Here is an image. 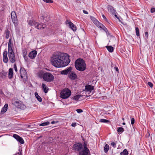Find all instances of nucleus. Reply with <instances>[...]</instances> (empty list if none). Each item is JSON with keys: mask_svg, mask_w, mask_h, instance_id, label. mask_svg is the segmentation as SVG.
I'll return each mask as SVG.
<instances>
[{"mask_svg": "<svg viewBox=\"0 0 155 155\" xmlns=\"http://www.w3.org/2000/svg\"><path fill=\"white\" fill-rule=\"evenodd\" d=\"M12 45H8V53L14 52L13 50L12 49Z\"/></svg>", "mask_w": 155, "mask_h": 155, "instance_id": "cd10ccee", "label": "nucleus"}, {"mask_svg": "<svg viewBox=\"0 0 155 155\" xmlns=\"http://www.w3.org/2000/svg\"><path fill=\"white\" fill-rule=\"evenodd\" d=\"M71 94V91L69 89H64L61 92L60 97L62 99H66L68 98Z\"/></svg>", "mask_w": 155, "mask_h": 155, "instance_id": "0eeeda50", "label": "nucleus"}, {"mask_svg": "<svg viewBox=\"0 0 155 155\" xmlns=\"http://www.w3.org/2000/svg\"><path fill=\"white\" fill-rule=\"evenodd\" d=\"M109 149V146L107 144L105 145L104 147V151L105 153H107Z\"/></svg>", "mask_w": 155, "mask_h": 155, "instance_id": "b1692460", "label": "nucleus"}, {"mask_svg": "<svg viewBox=\"0 0 155 155\" xmlns=\"http://www.w3.org/2000/svg\"><path fill=\"white\" fill-rule=\"evenodd\" d=\"M69 27L71 28L74 31H75L76 30V26L71 22H70L69 23Z\"/></svg>", "mask_w": 155, "mask_h": 155, "instance_id": "aec40b11", "label": "nucleus"}, {"mask_svg": "<svg viewBox=\"0 0 155 155\" xmlns=\"http://www.w3.org/2000/svg\"><path fill=\"white\" fill-rule=\"evenodd\" d=\"M44 2L49 3H51L53 2V1L51 0H42Z\"/></svg>", "mask_w": 155, "mask_h": 155, "instance_id": "f704fd0d", "label": "nucleus"}, {"mask_svg": "<svg viewBox=\"0 0 155 155\" xmlns=\"http://www.w3.org/2000/svg\"><path fill=\"white\" fill-rule=\"evenodd\" d=\"M23 57H24V58L25 59V60L26 61H27L28 60V58L27 56V55L26 56H23Z\"/></svg>", "mask_w": 155, "mask_h": 155, "instance_id": "c03bdc74", "label": "nucleus"}, {"mask_svg": "<svg viewBox=\"0 0 155 155\" xmlns=\"http://www.w3.org/2000/svg\"><path fill=\"white\" fill-rule=\"evenodd\" d=\"M19 155H22V153L21 152H20V153H18Z\"/></svg>", "mask_w": 155, "mask_h": 155, "instance_id": "3c124183", "label": "nucleus"}, {"mask_svg": "<svg viewBox=\"0 0 155 155\" xmlns=\"http://www.w3.org/2000/svg\"><path fill=\"white\" fill-rule=\"evenodd\" d=\"M135 122V119L134 118H132L131 119V123L132 125H133Z\"/></svg>", "mask_w": 155, "mask_h": 155, "instance_id": "c9c22d12", "label": "nucleus"}, {"mask_svg": "<svg viewBox=\"0 0 155 155\" xmlns=\"http://www.w3.org/2000/svg\"><path fill=\"white\" fill-rule=\"evenodd\" d=\"M102 17H103V18L104 19V20L106 21H107V19L106 18V17L103 14L102 15Z\"/></svg>", "mask_w": 155, "mask_h": 155, "instance_id": "37998d69", "label": "nucleus"}, {"mask_svg": "<svg viewBox=\"0 0 155 155\" xmlns=\"http://www.w3.org/2000/svg\"><path fill=\"white\" fill-rule=\"evenodd\" d=\"M12 104L14 105L17 108L21 109L24 110L26 108V106L21 101L19 100L13 101Z\"/></svg>", "mask_w": 155, "mask_h": 155, "instance_id": "6e6552de", "label": "nucleus"}, {"mask_svg": "<svg viewBox=\"0 0 155 155\" xmlns=\"http://www.w3.org/2000/svg\"><path fill=\"white\" fill-rule=\"evenodd\" d=\"M128 152L127 150L126 149H124L123 151L120 153V155H128Z\"/></svg>", "mask_w": 155, "mask_h": 155, "instance_id": "393cba45", "label": "nucleus"}, {"mask_svg": "<svg viewBox=\"0 0 155 155\" xmlns=\"http://www.w3.org/2000/svg\"><path fill=\"white\" fill-rule=\"evenodd\" d=\"M85 87V91H86L91 92L94 89V87L90 85H86Z\"/></svg>", "mask_w": 155, "mask_h": 155, "instance_id": "f3484780", "label": "nucleus"}, {"mask_svg": "<svg viewBox=\"0 0 155 155\" xmlns=\"http://www.w3.org/2000/svg\"><path fill=\"white\" fill-rule=\"evenodd\" d=\"M100 122L101 123H107L110 122V121L104 119H101L100 120Z\"/></svg>", "mask_w": 155, "mask_h": 155, "instance_id": "c85d7f7f", "label": "nucleus"}, {"mask_svg": "<svg viewBox=\"0 0 155 155\" xmlns=\"http://www.w3.org/2000/svg\"><path fill=\"white\" fill-rule=\"evenodd\" d=\"M73 148L74 150L79 151V154L80 155H90V151L85 143L83 145L81 143H76L74 145Z\"/></svg>", "mask_w": 155, "mask_h": 155, "instance_id": "f03ea898", "label": "nucleus"}, {"mask_svg": "<svg viewBox=\"0 0 155 155\" xmlns=\"http://www.w3.org/2000/svg\"><path fill=\"white\" fill-rule=\"evenodd\" d=\"M8 104H5L4 107L2 108L1 113V114H3L5 113L7 110L8 108Z\"/></svg>", "mask_w": 155, "mask_h": 155, "instance_id": "6ab92c4d", "label": "nucleus"}, {"mask_svg": "<svg viewBox=\"0 0 155 155\" xmlns=\"http://www.w3.org/2000/svg\"><path fill=\"white\" fill-rule=\"evenodd\" d=\"M124 131V129L122 127H119L117 128V131L118 133H119V134H121Z\"/></svg>", "mask_w": 155, "mask_h": 155, "instance_id": "bb28decb", "label": "nucleus"}, {"mask_svg": "<svg viewBox=\"0 0 155 155\" xmlns=\"http://www.w3.org/2000/svg\"><path fill=\"white\" fill-rule=\"evenodd\" d=\"M155 12V8H151L150 10V12L151 13H153Z\"/></svg>", "mask_w": 155, "mask_h": 155, "instance_id": "a19ab883", "label": "nucleus"}, {"mask_svg": "<svg viewBox=\"0 0 155 155\" xmlns=\"http://www.w3.org/2000/svg\"><path fill=\"white\" fill-rule=\"evenodd\" d=\"M13 70L10 68L9 70L8 77L9 79H11L13 77Z\"/></svg>", "mask_w": 155, "mask_h": 155, "instance_id": "4be33fe9", "label": "nucleus"}, {"mask_svg": "<svg viewBox=\"0 0 155 155\" xmlns=\"http://www.w3.org/2000/svg\"><path fill=\"white\" fill-rule=\"evenodd\" d=\"M45 26L42 23H39L37 22L35 28L38 29H42L44 28Z\"/></svg>", "mask_w": 155, "mask_h": 155, "instance_id": "a211bd4d", "label": "nucleus"}, {"mask_svg": "<svg viewBox=\"0 0 155 155\" xmlns=\"http://www.w3.org/2000/svg\"><path fill=\"white\" fill-rule=\"evenodd\" d=\"M35 96L37 100L40 102L42 101V99L41 97L38 95V93L36 92L35 93Z\"/></svg>", "mask_w": 155, "mask_h": 155, "instance_id": "5701e85b", "label": "nucleus"}, {"mask_svg": "<svg viewBox=\"0 0 155 155\" xmlns=\"http://www.w3.org/2000/svg\"><path fill=\"white\" fill-rule=\"evenodd\" d=\"M70 61L69 55L67 54L60 52L54 53L51 58L52 64L56 68L66 66Z\"/></svg>", "mask_w": 155, "mask_h": 155, "instance_id": "f257e3e1", "label": "nucleus"}, {"mask_svg": "<svg viewBox=\"0 0 155 155\" xmlns=\"http://www.w3.org/2000/svg\"><path fill=\"white\" fill-rule=\"evenodd\" d=\"M120 22H121V23H122V22H121V21H120Z\"/></svg>", "mask_w": 155, "mask_h": 155, "instance_id": "6e6d98bb", "label": "nucleus"}, {"mask_svg": "<svg viewBox=\"0 0 155 155\" xmlns=\"http://www.w3.org/2000/svg\"><path fill=\"white\" fill-rule=\"evenodd\" d=\"M145 37H146L147 38L148 37V32H146L145 33Z\"/></svg>", "mask_w": 155, "mask_h": 155, "instance_id": "de8ad7c7", "label": "nucleus"}, {"mask_svg": "<svg viewBox=\"0 0 155 155\" xmlns=\"http://www.w3.org/2000/svg\"><path fill=\"white\" fill-rule=\"evenodd\" d=\"M76 123H73L71 124V126L73 127H74L76 126Z\"/></svg>", "mask_w": 155, "mask_h": 155, "instance_id": "49530a36", "label": "nucleus"}, {"mask_svg": "<svg viewBox=\"0 0 155 155\" xmlns=\"http://www.w3.org/2000/svg\"><path fill=\"white\" fill-rule=\"evenodd\" d=\"M117 142L116 143L114 142H112L110 143V145L112 146L114 148L116 147V144Z\"/></svg>", "mask_w": 155, "mask_h": 155, "instance_id": "473e14b6", "label": "nucleus"}, {"mask_svg": "<svg viewBox=\"0 0 155 155\" xmlns=\"http://www.w3.org/2000/svg\"><path fill=\"white\" fill-rule=\"evenodd\" d=\"M122 124H123V125H125V123H124H124H122Z\"/></svg>", "mask_w": 155, "mask_h": 155, "instance_id": "603ef678", "label": "nucleus"}, {"mask_svg": "<svg viewBox=\"0 0 155 155\" xmlns=\"http://www.w3.org/2000/svg\"><path fill=\"white\" fill-rule=\"evenodd\" d=\"M74 65L76 69L81 72L84 71L86 69L85 62L82 59H77L75 61Z\"/></svg>", "mask_w": 155, "mask_h": 155, "instance_id": "7ed1b4c3", "label": "nucleus"}, {"mask_svg": "<svg viewBox=\"0 0 155 155\" xmlns=\"http://www.w3.org/2000/svg\"><path fill=\"white\" fill-rule=\"evenodd\" d=\"M28 25L30 26H35V27L36 26L37 22L33 19L28 20L27 21Z\"/></svg>", "mask_w": 155, "mask_h": 155, "instance_id": "dca6fc26", "label": "nucleus"}, {"mask_svg": "<svg viewBox=\"0 0 155 155\" xmlns=\"http://www.w3.org/2000/svg\"><path fill=\"white\" fill-rule=\"evenodd\" d=\"M76 111L78 113H81L83 112V111L81 109H78L76 110Z\"/></svg>", "mask_w": 155, "mask_h": 155, "instance_id": "4c0bfd02", "label": "nucleus"}, {"mask_svg": "<svg viewBox=\"0 0 155 155\" xmlns=\"http://www.w3.org/2000/svg\"><path fill=\"white\" fill-rule=\"evenodd\" d=\"M72 68L70 67L61 71V74L63 75L68 74V77L71 80H74L77 79V75L74 71H72Z\"/></svg>", "mask_w": 155, "mask_h": 155, "instance_id": "20e7f679", "label": "nucleus"}, {"mask_svg": "<svg viewBox=\"0 0 155 155\" xmlns=\"http://www.w3.org/2000/svg\"><path fill=\"white\" fill-rule=\"evenodd\" d=\"M11 18L12 22L15 25H18V19L16 14L15 11L12 12L11 14Z\"/></svg>", "mask_w": 155, "mask_h": 155, "instance_id": "9d476101", "label": "nucleus"}, {"mask_svg": "<svg viewBox=\"0 0 155 155\" xmlns=\"http://www.w3.org/2000/svg\"><path fill=\"white\" fill-rule=\"evenodd\" d=\"M20 73L21 78H27V72L24 68H21L20 70Z\"/></svg>", "mask_w": 155, "mask_h": 155, "instance_id": "9b49d317", "label": "nucleus"}, {"mask_svg": "<svg viewBox=\"0 0 155 155\" xmlns=\"http://www.w3.org/2000/svg\"><path fill=\"white\" fill-rule=\"evenodd\" d=\"M50 124V122L49 121H47L46 122H44L40 124L39 125L40 126H47Z\"/></svg>", "mask_w": 155, "mask_h": 155, "instance_id": "c756f323", "label": "nucleus"}, {"mask_svg": "<svg viewBox=\"0 0 155 155\" xmlns=\"http://www.w3.org/2000/svg\"><path fill=\"white\" fill-rule=\"evenodd\" d=\"M106 47L109 52H113L114 51V48L111 46H107Z\"/></svg>", "mask_w": 155, "mask_h": 155, "instance_id": "a878e982", "label": "nucleus"}, {"mask_svg": "<svg viewBox=\"0 0 155 155\" xmlns=\"http://www.w3.org/2000/svg\"><path fill=\"white\" fill-rule=\"evenodd\" d=\"M58 122V121H52L51 122V124H53L56 123H57Z\"/></svg>", "mask_w": 155, "mask_h": 155, "instance_id": "09e8293b", "label": "nucleus"}, {"mask_svg": "<svg viewBox=\"0 0 155 155\" xmlns=\"http://www.w3.org/2000/svg\"><path fill=\"white\" fill-rule=\"evenodd\" d=\"M8 57L11 62L13 63L15 61V56L14 52L8 53Z\"/></svg>", "mask_w": 155, "mask_h": 155, "instance_id": "ddd939ff", "label": "nucleus"}, {"mask_svg": "<svg viewBox=\"0 0 155 155\" xmlns=\"http://www.w3.org/2000/svg\"><path fill=\"white\" fill-rule=\"evenodd\" d=\"M14 67L15 71L16 72H17L18 71V70L16 66V64H14Z\"/></svg>", "mask_w": 155, "mask_h": 155, "instance_id": "e433bc0d", "label": "nucleus"}, {"mask_svg": "<svg viewBox=\"0 0 155 155\" xmlns=\"http://www.w3.org/2000/svg\"><path fill=\"white\" fill-rule=\"evenodd\" d=\"M4 74H5L4 75L5 76V73H4Z\"/></svg>", "mask_w": 155, "mask_h": 155, "instance_id": "4d7b16f0", "label": "nucleus"}, {"mask_svg": "<svg viewBox=\"0 0 155 155\" xmlns=\"http://www.w3.org/2000/svg\"><path fill=\"white\" fill-rule=\"evenodd\" d=\"M10 33L9 32V31H7L5 32V34H6V36L5 38H6L8 39L9 37V35Z\"/></svg>", "mask_w": 155, "mask_h": 155, "instance_id": "72a5a7b5", "label": "nucleus"}, {"mask_svg": "<svg viewBox=\"0 0 155 155\" xmlns=\"http://www.w3.org/2000/svg\"><path fill=\"white\" fill-rule=\"evenodd\" d=\"M83 12L85 14H88V12L87 11H86L85 10H83Z\"/></svg>", "mask_w": 155, "mask_h": 155, "instance_id": "8fccbe9b", "label": "nucleus"}, {"mask_svg": "<svg viewBox=\"0 0 155 155\" xmlns=\"http://www.w3.org/2000/svg\"><path fill=\"white\" fill-rule=\"evenodd\" d=\"M107 9L108 11L110 12L112 15H114V16L117 18L119 21H120L119 17L117 16V13L114 8L110 5H108Z\"/></svg>", "mask_w": 155, "mask_h": 155, "instance_id": "1a4fd4ad", "label": "nucleus"}, {"mask_svg": "<svg viewBox=\"0 0 155 155\" xmlns=\"http://www.w3.org/2000/svg\"><path fill=\"white\" fill-rule=\"evenodd\" d=\"M122 119L124 120V118H123Z\"/></svg>", "mask_w": 155, "mask_h": 155, "instance_id": "864d4df0", "label": "nucleus"}, {"mask_svg": "<svg viewBox=\"0 0 155 155\" xmlns=\"http://www.w3.org/2000/svg\"><path fill=\"white\" fill-rule=\"evenodd\" d=\"M13 137L17 140L21 144H24V141L23 139L17 134H14L13 135Z\"/></svg>", "mask_w": 155, "mask_h": 155, "instance_id": "f8f14e48", "label": "nucleus"}, {"mask_svg": "<svg viewBox=\"0 0 155 155\" xmlns=\"http://www.w3.org/2000/svg\"><path fill=\"white\" fill-rule=\"evenodd\" d=\"M42 87L43 90L44 92L45 93H47L48 91V87L46 86L45 84H44V83H42Z\"/></svg>", "mask_w": 155, "mask_h": 155, "instance_id": "412c9836", "label": "nucleus"}, {"mask_svg": "<svg viewBox=\"0 0 155 155\" xmlns=\"http://www.w3.org/2000/svg\"><path fill=\"white\" fill-rule=\"evenodd\" d=\"M81 95H77L75 96H74L73 97V99L76 101L78 100L80 98Z\"/></svg>", "mask_w": 155, "mask_h": 155, "instance_id": "7c9ffc66", "label": "nucleus"}, {"mask_svg": "<svg viewBox=\"0 0 155 155\" xmlns=\"http://www.w3.org/2000/svg\"><path fill=\"white\" fill-rule=\"evenodd\" d=\"M8 45H12V39L11 38H10L9 40V42L8 43Z\"/></svg>", "mask_w": 155, "mask_h": 155, "instance_id": "79ce46f5", "label": "nucleus"}, {"mask_svg": "<svg viewBox=\"0 0 155 155\" xmlns=\"http://www.w3.org/2000/svg\"><path fill=\"white\" fill-rule=\"evenodd\" d=\"M37 52L35 50H34L30 52L28 54V57L31 59H34L36 56Z\"/></svg>", "mask_w": 155, "mask_h": 155, "instance_id": "4468645a", "label": "nucleus"}, {"mask_svg": "<svg viewBox=\"0 0 155 155\" xmlns=\"http://www.w3.org/2000/svg\"><path fill=\"white\" fill-rule=\"evenodd\" d=\"M120 22H121V23H122V22H121V21H120Z\"/></svg>", "mask_w": 155, "mask_h": 155, "instance_id": "5fc2aeb1", "label": "nucleus"}, {"mask_svg": "<svg viewBox=\"0 0 155 155\" xmlns=\"http://www.w3.org/2000/svg\"><path fill=\"white\" fill-rule=\"evenodd\" d=\"M7 51L5 50L3 52V61L5 63H7L8 61V59L7 57Z\"/></svg>", "mask_w": 155, "mask_h": 155, "instance_id": "2eb2a0df", "label": "nucleus"}, {"mask_svg": "<svg viewBox=\"0 0 155 155\" xmlns=\"http://www.w3.org/2000/svg\"><path fill=\"white\" fill-rule=\"evenodd\" d=\"M135 29L137 36H140V35L138 28V27H135Z\"/></svg>", "mask_w": 155, "mask_h": 155, "instance_id": "2f4dec72", "label": "nucleus"}, {"mask_svg": "<svg viewBox=\"0 0 155 155\" xmlns=\"http://www.w3.org/2000/svg\"><path fill=\"white\" fill-rule=\"evenodd\" d=\"M90 18L97 26L106 32L107 34V33H108V30L104 25L100 23L95 18L92 16H90Z\"/></svg>", "mask_w": 155, "mask_h": 155, "instance_id": "39448f33", "label": "nucleus"}, {"mask_svg": "<svg viewBox=\"0 0 155 155\" xmlns=\"http://www.w3.org/2000/svg\"><path fill=\"white\" fill-rule=\"evenodd\" d=\"M115 70L118 72H119V69L117 67H115L114 68Z\"/></svg>", "mask_w": 155, "mask_h": 155, "instance_id": "a18cd8bd", "label": "nucleus"}, {"mask_svg": "<svg viewBox=\"0 0 155 155\" xmlns=\"http://www.w3.org/2000/svg\"><path fill=\"white\" fill-rule=\"evenodd\" d=\"M42 77L44 81L48 82L52 81L54 78V76L49 72H46L44 74Z\"/></svg>", "mask_w": 155, "mask_h": 155, "instance_id": "423d86ee", "label": "nucleus"}, {"mask_svg": "<svg viewBox=\"0 0 155 155\" xmlns=\"http://www.w3.org/2000/svg\"><path fill=\"white\" fill-rule=\"evenodd\" d=\"M27 54V52L26 51H24L23 52V56H26Z\"/></svg>", "mask_w": 155, "mask_h": 155, "instance_id": "ea45409f", "label": "nucleus"}, {"mask_svg": "<svg viewBox=\"0 0 155 155\" xmlns=\"http://www.w3.org/2000/svg\"><path fill=\"white\" fill-rule=\"evenodd\" d=\"M148 85L151 88L152 87H153V84L151 82H148L147 83Z\"/></svg>", "mask_w": 155, "mask_h": 155, "instance_id": "58836bf2", "label": "nucleus"}]
</instances>
